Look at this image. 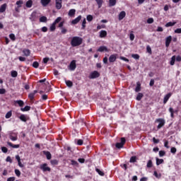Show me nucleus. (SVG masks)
I'll return each mask as SVG.
<instances>
[{"mask_svg":"<svg viewBox=\"0 0 181 181\" xmlns=\"http://www.w3.org/2000/svg\"><path fill=\"white\" fill-rule=\"evenodd\" d=\"M83 43V38L80 37H73L71 40V45L72 47H77V46H80Z\"/></svg>","mask_w":181,"mask_h":181,"instance_id":"obj_1","label":"nucleus"},{"mask_svg":"<svg viewBox=\"0 0 181 181\" xmlns=\"http://www.w3.org/2000/svg\"><path fill=\"white\" fill-rule=\"evenodd\" d=\"M8 135L11 141H18V133L13 132H9Z\"/></svg>","mask_w":181,"mask_h":181,"instance_id":"obj_2","label":"nucleus"},{"mask_svg":"<svg viewBox=\"0 0 181 181\" xmlns=\"http://www.w3.org/2000/svg\"><path fill=\"white\" fill-rule=\"evenodd\" d=\"M156 122H158V125L157 126L158 129H160L162 127L165 125V120L164 119L159 118L156 120Z\"/></svg>","mask_w":181,"mask_h":181,"instance_id":"obj_3","label":"nucleus"},{"mask_svg":"<svg viewBox=\"0 0 181 181\" xmlns=\"http://www.w3.org/2000/svg\"><path fill=\"white\" fill-rule=\"evenodd\" d=\"M124 144H125V138L123 137L121 139L120 143L116 144V148H117L118 149H120V148H123Z\"/></svg>","mask_w":181,"mask_h":181,"instance_id":"obj_4","label":"nucleus"},{"mask_svg":"<svg viewBox=\"0 0 181 181\" xmlns=\"http://www.w3.org/2000/svg\"><path fill=\"white\" fill-rule=\"evenodd\" d=\"M69 67L71 71H74V70H76V67H77V66L76 65V60L71 61Z\"/></svg>","mask_w":181,"mask_h":181,"instance_id":"obj_5","label":"nucleus"},{"mask_svg":"<svg viewBox=\"0 0 181 181\" xmlns=\"http://www.w3.org/2000/svg\"><path fill=\"white\" fill-rule=\"evenodd\" d=\"M40 169L43 170V172H50L51 169L47 166V164L44 163L40 165Z\"/></svg>","mask_w":181,"mask_h":181,"instance_id":"obj_6","label":"nucleus"},{"mask_svg":"<svg viewBox=\"0 0 181 181\" xmlns=\"http://www.w3.org/2000/svg\"><path fill=\"white\" fill-rule=\"evenodd\" d=\"M90 78H97L98 77H100V73L97 71H94L93 72L90 73Z\"/></svg>","mask_w":181,"mask_h":181,"instance_id":"obj_7","label":"nucleus"},{"mask_svg":"<svg viewBox=\"0 0 181 181\" xmlns=\"http://www.w3.org/2000/svg\"><path fill=\"white\" fill-rule=\"evenodd\" d=\"M117 56H118L117 54L110 55L109 57L110 63H114V62H115V60H117Z\"/></svg>","mask_w":181,"mask_h":181,"instance_id":"obj_8","label":"nucleus"},{"mask_svg":"<svg viewBox=\"0 0 181 181\" xmlns=\"http://www.w3.org/2000/svg\"><path fill=\"white\" fill-rule=\"evenodd\" d=\"M7 145H8V146H11V148H13L14 149H18V148L21 147V145L13 144L11 142H9V141L7 142Z\"/></svg>","mask_w":181,"mask_h":181,"instance_id":"obj_9","label":"nucleus"},{"mask_svg":"<svg viewBox=\"0 0 181 181\" xmlns=\"http://www.w3.org/2000/svg\"><path fill=\"white\" fill-rule=\"evenodd\" d=\"M172 97V93H169L167 95H165L164 99H163V104H166L168 101L169 100V98Z\"/></svg>","mask_w":181,"mask_h":181,"instance_id":"obj_10","label":"nucleus"},{"mask_svg":"<svg viewBox=\"0 0 181 181\" xmlns=\"http://www.w3.org/2000/svg\"><path fill=\"white\" fill-rule=\"evenodd\" d=\"M36 94H37V90H33V92H31L29 95H28V98L30 100H33L35 98V95H36Z\"/></svg>","mask_w":181,"mask_h":181,"instance_id":"obj_11","label":"nucleus"},{"mask_svg":"<svg viewBox=\"0 0 181 181\" xmlns=\"http://www.w3.org/2000/svg\"><path fill=\"white\" fill-rule=\"evenodd\" d=\"M170 42H172V36H168L165 39V46L168 47L170 45Z\"/></svg>","mask_w":181,"mask_h":181,"instance_id":"obj_12","label":"nucleus"},{"mask_svg":"<svg viewBox=\"0 0 181 181\" xmlns=\"http://www.w3.org/2000/svg\"><path fill=\"white\" fill-rule=\"evenodd\" d=\"M127 15V13H125V11H121L119 14V21H122V19H124V18H125Z\"/></svg>","mask_w":181,"mask_h":181,"instance_id":"obj_13","label":"nucleus"},{"mask_svg":"<svg viewBox=\"0 0 181 181\" xmlns=\"http://www.w3.org/2000/svg\"><path fill=\"white\" fill-rule=\"evenodd\" d=\"M81 21V16H78L76 18L72 21L71 23L73 25H77Z\"/></svg>","mask_w":181,"mask_h":181,"instance_id":"obj_14","label":"nucleus"},{"mask_svg":"<svg viewBox=\"0 0 181 181\" xmlns=\"http://www.w3.org/2000/svg\"><path fill=\"white\" fill-rule=\"evenodd\" d=\"M98 52H108V48H107L106 46H100L98 49Z\"/></svg>","mask_w":181,"mask_h":181,"instance_id":"obj_15","label":"nucleus"},{"mask_svg":"<svg viewBox=\"0 0 181 181\" xmlns=\"http://www.w3.org/2000/svg\"><path fill=\"white\" fill-rule=\"evenodd\" d=\"M57 9H62V0H55Z\"/></svg>","mask_w":181,"mask_h":181,"instance_id":"obj_16","label":"nucleus"},{"mask_svg":"<svg viewBox=\"0 0 181 181\" xmlns=\"http://www.w3.org/2000/svg\"><path fill=\"white\" fill-rule=\"evenodd\" d=\"M75 124H78V125H80L81 127L86 126V123L84 122V119H81L78 122H76Z\"/></svg>","mask_w":181,"mask_h":181,"instance_id":"obj_17","label":"nucleus"},{"mask_svg":"<svg viewBox=\"0 0 181 181\" xmlns=\"http://www.w3.org/2000/svg\"><path fill=\"white\" fill-rule=\"evenodd\" d=\"M6 4H4L3 5L1 6L0 7V13H4L5 11H6Z\"/></svg>","mask_w":181,"mask_h":181,"instance_id":"obj_18","label":"nucleus"},{"mask_svg":"<svg viewBox=\"0 0 181 181\" xmlns=\"http://www.w3.org/2000/svg\"><path fill=\"white\" fill-rule=\"evenodd\" d=\"M23 53L24 56H26V57L30 56V49H24L23 50Z\"/></svg>","mask_w":181,"mask_h":181,"instance_id":"obj_19","label":"nucleus"},{"mask_svg":"<svg viewBox=\"0 0 181 181\" xmlns=\"http://www.w3.org/2000/svg\"><path fill=\"white\" fill-rule=\"evenodd\" d=\"M40 2L42 6H46L49 2H52V0H40Z\"/></svg>","mask_w":181,"mask_h":181,"instance_id":"obj_20","label":"nucleus"},{"mask_svg":"<svg viewBox=\"0 0 181 181\" xmlns=\"http://www.w3.org/2000/svg\"><path fill=\"white\" fill-rule=\"evenodd\" d=\"M21 121H23V122H26V121H28V117L25 115H21L19 117Z\"/></svg>","mask_w":181,"mask_h":181,"instance_id":"obj_21","label":"nucleus"},{"mask_svg":"<svg viewBox=\"0 0 181 181\" xmlns=\"http://www.w3.org/2000/svg\"><path fill=\"white\" fill-rule=\"evenodd\" d=\"M177 23L176 21L173 22H168L165 24V28H170V26H175V25Z\"/></svg>","mask_w":181,"mask_h":181,"instance_id":"obj_22","label":"nucleus"},{"mask_svg":"<svg viewBox=\"0 0 181 181\" xmlns=\"http://www.w3.org/2000/svg\"><path fill=\"white\" fill-rule=\"evenodd\" d=\"M32 5H33V1L32 0H28L25 4L26 8H32Z\"/></svg>","mask_w":181,"mask_h":181,"instance_id":"obj_23","label":"nucleus"},{"mask_svg":"<svg viewBox=\"0 0 181 181\" xmlns=\"http://www.w3.org/2000/svg\"><path fill=\"white\" fill-rule=\"evenodd\" d=\"M44 154L45 155V156L47 157V159H48V160H50V159H52V154L50 153V152L44 151Z\"/></svg>","mask_w":181,"mask_h":181,"instance_id":"obj_24","label":"nucleus"},{"mask_svg":"<svg viewBox=\"0 0 181 181\" xmlns=\"http://www.w3.org/2000/svg\"><path fill=\"white\" fill-rule=\"evenodd\" d=\"M69 16H74L76 15V9H71L68 13Z\"/></svg>","mask_w":181,"mask_h":181,"instance_id":"obj_25","label":"nucleus"},{"mask_svg":"<svg viewBox=\"0 0 181 181\" xmlns=\"http://www.w3.org/2000/svg\"><path fill=\"white\" fill-rule=\"evenodd\" d=\"M105 36H107V31L101 30L100 32V37H105Z\"/></svg>","mask_w":181,"mask_h":181,"instance_id":"obj_26","label":"nucleus"},{"mask_svg":"<svg viewBox=\"0 0 181 181\" xmlns=\"http://www.w3.org/2000/svg\"><path fill=\"white\" fill-rule=\"evenodd\" d=\"M176 61V56H173L172 57H171V60H170V64L171 65V66H173L174 64H175V62Z\"/></svg>","mask_w":181,"mask_h":181,"instance_id":"obj_27","label":"nucleus"},{"mask_svg":"<svg viewBox=\"0 0 181 181\" xmlns=\"http://www.w3.org/2000/svg\"><path fill=\"white\" fill-rule=\"evenodd\" d=\"M21 111H23V112H25V111H30V106H25V107H22Z\"/></svg>","mask_w":181,"mask_h":181,"instance_id":"obj_28","label":"nucleus"},{"mask_svg":"<svg viewBox=\"0 0 181 181\" xmlns=\"http://www.w3.org/2000/svg\"><path fill=\"white\" fill-rule=\"evenodd\" d=\"M110 6H115L117 4V0H109Z\"/></svg>","mask_w":181,"mask_h":181,"instance_id":"obj_29","label":"nucleus"},{"mask_svg":"<svg viewBox=\"0 0 181 181\" xmlns=\"http://www.w3.org/2000/svg\"><path fill=\"white\" fill-rule=\"evenodd\" d=\"M49 30H51V32H54V30H56V24L55 23H52L49 28Z\"/></svg>","mask_w":181,"mask_h":181,"instance_id":"obj_30","label":"nucleus"},{"mask_svg":"<svg viewBox=\"0 0 181 181\" xmlns=\"http://www.w3.org/2000/svg\"><path fill=\"white\" fill-rule=\"evenodd\" d=\"M142 97H144V94H142L141 93H138V95L136 96L137 101H141V100H142Z\"/></svg>","mask_w":181,"mask_h":181,"instance_id":"obj_31","label":"nucleus"},{"mask_svg":"<svg viewBox=\"0 0 181 181\" xmlns=\"http://www.w3.org/2000/svg\"><path fill=\"white\" fill-rule=\"evenodd\" d=\"M11 117H12V111H9L6 114L5 118H6V119L11 118Z\"/></svg>","mask_w":181,"mask_h":181,"instance_id":"obj_32","label":"nucleus"},{"mask_svg":"<svg viewBox=\"0 0 181 181\" xmlns=\"http://www.w3.org/2000/svg\"><path fill=\"white\" fill-rule=\"evenodd\" d=\"M67 87H73V82L71 81H65Z\"/></svg>","mask_w":181,"mask_h":181,"instance_id":"obj_33","label":"nucleus"},{"mask_svg":"<svg viewBox=\"0 0 181 181\" xmlns=\"http://www.w3.org/2000/svg\"><path fill=\"white\" fill-rule=\"evenodd\" d=\"M161 163H163V159L156 158L157 166H159V165H161Z\"/></svg>","mask_w":181,"mask_h":181,"instance_id":"obj_34","label":"nucleus"},{"mask_svg":"<svg viewBox=\"0 0 181 181\" xmlns=\"http://www.w3.org/2000/svg\"><path fill=\"white\" fill-rule=\"evenodd\" d=\"M11 77L16 78L18 77V71H11Z\"/></svg>","mask_w":181,"mask_h":181,"instance_id":"obj_35","label":"nucleus"},{"mask_svg":"<svg viewBox=\"0 0 181 181\" xmlns=\"http://www.w3.org/2000/svg\"><path fill=\"white\" fill-rule=\"evenodd\" d=\"M95 171L97 173H98V175H100V176H104V172H103L101 170L96 168Z\"/></svg>","mask_w":181,"mask_h":181,"instance_id":"obj_36","label":"nucleus"},{"mask_svg":"<svg viewBox=\"0 0 181 181\" xmlns=\"http://www.w3.org/2000/svg\"><path fill=\"white\" fill-rule=\"evenodd\" d=\"M16 5H18V8H21L22 7V4H23V1L22 0H19L18 1H16Z\"/></svg>","mask_w":181,"mask_h":181,"instance_id":"obj_37","label":"nucleus"},{"mask_svg":"<svg viewBox=\"0 0 181 181\" xmlns=\"http://www.w3.org/2000/svg\"><path fill=\"white\" fill-rule=\"evenodd\" d=\"M129 162L131 163H135V162H136V156L131 157Z\"/></svg>","mask_w":181,"mask_h":181,"instance_id":"obj_38","label":"nucleus"},{"mask_svg":"<svg viewBox=\"0 0 181 181\" xmlns=\"http://www.w3.org/2000/svg\"><path fill=\"white\" fill-rule=\"evenodd\" d=\"M152 166H153V164L152 163V160H149L147 162L146 167H147V168H152Z\"/></svg>","mask_w":181,"mask_h":181,"instance_id":"obj_39","label":"nucleus"},{"mask_svg":"<svg viewBox=\"0 0 181 181\" xmlns=\"http://www.w3.org/2000/svg\"><path fill=\"white\" fill-rule=\"evenodd\" d=\"M40 22H47V18L46 16L40 17Z\"/></svg>","mask_w":181,"mask_h":181,"instance_id":"obj_40","label":"nucleus"},{"mask_svg":"<svg viewBox=\"0 0 181 181\" xmlns=\"http://www.w3.org/2000/svg\"><path fill=\"white\" fill-rule=\"evenodd\" d=\"M71 165L73 166H78V163L74 160H71Z\"/></svg>","mask_w":181,"mask_h":181,"instance_id":"obj_41","label":"nucleus"},{"mask_svg":"<svg viewBox=\"0 0 181 181\" xmlns=\"http://www.w3.org/2000/svg\"><path fill=\"white\" fill-rule=\"evenodd\" d=\"M132 57H133V59H135V60H139V54H132Z\"/></svg>","mask_w":181,"mask_h":181,"instance_id":"obj_42","label":"nucleus"},{"mask_svg":"<svg viewBox=\"0 0 181 181\" xmlns=\"http://www.w3.org/2000/svg\"><path fill=\"white\" fill-rule=\"evenodd\" d=\"M154 176L156 177H157V179H160V177H162V175L160 173H158V172L155 171Z\"/></svg>","mask_w":181,"mask_h":181,"instance_id":"obj_43","label":"nucleus"},{"mask_svg":"<svg viewBox=\"0 0 181 181\" xmlns=\"http://www.w3.org/2000/svg\"><path fill=\"white\" fill-rule=\"evenodd\" d=\"M95 1L98 5V8H101V6H103V0H95Z\"/></svg>","mask_w":181,"mask_h":181,"instance_id":"obj_44","label":"nucleus"},{"mask_svg":"<svg viewBox=\"0 0 181 181\" xmlns=\"http://www.w3.org/2000/svg\"><path fill=\"white\" fill-rule=\"evenodd\" d=\"M9 37L11 40H13V42H15L16 40V37L14 35V34H10Z\"/></svg>","mask_w":181,"mask_h":181,"instance_id":"obj_45","label":"nucleus"},{"mask_svg":"<svg viewBox=\"0 0 181 181\" xmlns=\"http://www.w3.org/2000/svg\"><path fill=\"white\" fill-rule=\"evenodd\" d=\"M16 103L17 104H18V105H19L20 107H23V104H24L23 100H16Z\"/></svg>","mask_w":181,"mask_h":181,"instance_id":"obj_46","label":"nucleus"},{"mask_svg":"<svg viewBox=\"0 0 181 181\" xmlns=\"http://www.w3.org/2000/svg\"><path fill=\"white\" fill-rule=\"evenodd\" d=\"M33 67H34L35 69H37L39 67V62H34L33 64Z\"/></svg>","mask_w":181,"mask_h":181,"instance_id":"obj_47","label":"nucleus"},{"mask_svg":"<svg viewBox=\"0 0 181 181\" xmlns=\"http://www.w3.org/2000/svg\"><path fill=\"white\" fill-rule=\"evenodd\" d=\"M146 51L148 53H149L150 54H152V49L151 48V47L149 45H148L146 47Z\"/></svg>","mask_w":181,"mask_h":181,"instance_id":"obj_48","label":"nucleus"},{"mask_svg":"<svg viewBox=\"0 0 181 181\" xmlns=\"http://www.w3.org/2000/svg\"><path fill=\"white\" fill-rule=\"evenodd\" d=\"M52 165H58L59 164V160H52L51 161Z\"/></svg>","mask_w":181,"mask_h":181,"instance_id":"obj_49","label":"nucleus"},{"mask_svg":"<svg viewBox=\"0 0 181 181\" xmlns=\"http://www.w3.org/2000/svg\"><path fill=\"white\" fill-rule=\"evenodd\" d=\"M1 151L4 153H8V148L5 146L1 147Z\"/></svg>","mask_w":181,"mask_h":181,"instance_id":"obj_50","label":"nucleus"},{"mask_svg":"<svg viewBox=\"0 0 181 181\" xmlns=\"http://www.w3.org/2000/svg\"><path fill=\"white\" fill-rule=\"evenodd\" d=\"M86 19L88 22H91V21H93V16L91 15H88L86 17Z\"/></svg>","mask_w":181,"mask_h":181,"instance_id":"obj_51","label":"nucleus"},{"mask_svg":"<svg viewBox=\"0 0 181 181\" xmlns=\"http://www.w3.org/2000/svg\"><path fill=\"white\" fill-rule=\"evenodd\" d=\"M129 39L130 40H134L135 39V35H134V33H132V32L130 33L129 35Z\"/></svg>","mask_w":181,"mask_h":181,"instance_id":"obj_52","label":"nucleus"},{"mask_svg":"<svg viewBox=\"0 0 181 181\" xmlns=\"http://www.w3.org/2000/svg\"><path fill=\"white\" fill-rule=\"evenodd\" d=\"M15 174L16 175V176H18V177H19V176H21V170L16 169Z\"/></svg>","mask_w":181,"mask_h":181,"instance_id":"obj_53","label":"nucleus"},{"mask_svg":"<svg viewBox=\"0 0 181 181\" xmlns=\"http://www.w3.org/2000/svg\"><path fill=\"white\" fill-rule=\"evenodd\" d=\"M169 111H170V112L171 118H173V112H175V111L173 110V108L170 107V108H169Z\"/></svg>","mask_w":181,"mask_h":181,"instance_id":"obj_54","label":"nucleus"},{"mask_svg":"<svg viewBox=\"0 0 181 181\" xmlns=\"http://www.w3.org/2000/svg\"><path fill=\"white\" fill-rule=\"evenodd\" d=\"M60 21H62V17H58L54 22V23L56 25L57 23H59V22H60Z\"/></svg>","mask_w":181,"mask_h":181,"instance_id":"obj_55","label":"nucleus"},{"mask_svg":"<svg viewBox=\"0 0 181 181\" xmlns=\"http://www.w3.org/2000/svg\"><path fill=\"white\" fill-rule=\"evenodd\" d=\"M120 60H123L124 62H126L128 63L129 62V59L125 58V57H120Z\"/></svg>","mask_w":181,"mask_h":181,"instance_id":"obj_56","label":"nucleus"},{"mask_svg":"<svg viewBox=\"0 0 181 181\" xmlns=\"http://www.w3.org/2000/svg\"><path fill=\"white\" fill-rule=\"evenodd\" d=\"M147 23H149V24L153 23V18H148Z\"/></svg>","mask_w":181,"mask_h":181,"instance_id":"obj_57","label":"nucleus"},{"mask_svg":"<svg viewBox=\"0 0 181 181\" xmlns=\"http://www.w3.org/2000/svg\"><path fill=\"white\" fill-rule=\"evenodd\" d=\"M6 162H9L10 163H12V158H11V156H7Z\"/></svg>","mask_w":181,"mask_h":181,"instance_id":"obj_58","label":"nucleus"},{"mask_svg":"<svg viewBox=\"0 0 181 181\" xmlns=\"http://www.w3.org/2000/svg\"><path fill=\"white\" fill-rule=\"evenodd\" d=\"M135 91L136 93H138L139 91H141V86L138 85L136 86V88H135Z\"/></svg>","mask_w":181,"mask_h":181,"instance_id":"obj_59","label":"nucleus"},{"mask_svg":"<svg viewBox=\"0 0 181 181\" xmlns=\"http://www.w3.org/2000/svg\"><path fill=\"white\" fill-rule=\"evenodd\" d=\"M176 148L175 147H172L171 149H170V152L171 153H176Z\"/></svg>","mask_w":181,"mask_h":181,"instance_id":"obj_60","label":"nucleus"},{"mask_svg":"<svg viewBox=\"0 0 181 181\" xmlns=\"http://www.w3.org/2000/svg\"><path fill=\"white\" fill-rule=\"evenodd\" d=\"M165 151H159V156H160L162 158V156H165Z\"/></svg>","mask_w":181,"mask_h":181,"instance_id":"obj_61","label":"nucleus"},{"mask_svg":"<svg viewBox=\"0 0 181 181\" xmlns=\"http://www.w3.org/2000/svg\"><path fill=\"white\" fill-rule=\"evenodd\" d=\"M6 93V90L4 88H0V94H5Z\"/></svg>","mask_w":181,"mask_h":181,"instance_id":"obj_62","label":"nucleus"},{"mask_svg":"<svg viewBox=\"0 0 181 181\" xmlns=\"http://www.w3.org/2000/svg\"><path fill=\"white\" fill-rule=\"evenodd\" d=\"M175 33H181V28H177L174 31Z\"/></svg>","mask_w":181,"mask_h":181,"instance_id":"obj_63","label":"nucleus"},{"mask_svg":"<svg viewBox=\"0 0 181 181\" xmlns=\"http://www.w3.org/2000/svg\"><path fill=\"white\" fill-rule=\"evenodd\" d=\"M7 181H15V177H10L7 179Z\"/></svg>","mask_w":181,"mask_h":181,"instance_id":"obj_64","label":"nucleus"}]
</instances>
